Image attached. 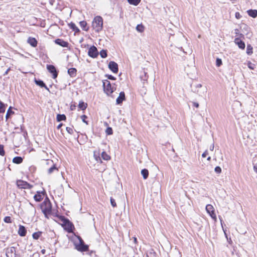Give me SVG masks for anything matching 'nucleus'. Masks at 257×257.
<instances>
[{
	"mask_svg": "<svg viewBox=\"0 0 257 257\" xmlns=\"http://www.w3.org/2000/svg\"><path fill=\"white\" fill-rule=\"evenodd\" d=\"M41 209L46 218H48V215L51 213L52 205L50 200L46 198L41 204Z\"/></svg>",
	"mask_w": 257,
	"mask_h": 257,
	"instance_id": "1",
	"label": "nucleus"
},
{
	"mask_svg": "<svg viewBox=\"0 0 257 257\" xmlns=\"http://www.w3.org/2000/svg\"><path fill=\"white\" fill-rule=\"evenodd\" d=\"M103 19L100 16L94 18L92 23V27L96 32H99L102 29Z\"/></svg>",
	"mask_w": 257,
	"mask_h": 257,
	"instance_id": "2",
	"label": "nucleus"
},
{
	"mask_svg": "<svg viewBox=\"0 0 257 257\" xmlns=\"http://www.w3.org/2000/svg\"><path fill=\"white\" fill-rule=\"evenodd\" d=\"M103 87L104 92L108 96H110L115 90V87L112 86L110 82L107 80L103 81Z\"/></svg>",
	"mask_w": 257,
	"mask_h": 257,
	"instance_id": "3",
	"label": "nucleus"
},
{
	"mask_svg": "<svg viewBox=\"0 0 257 257\" xmlns=\"http://www.w3.org/2000/svg\"><path fill=\"white\" fill-rule=\"evenodd\" d=\"M192 91L193 92L199 95V96L204 97L207 93V88L206 87H202V85L201 84H197L194 86Z\"/></svg>",
	"mask_w": 257,
	"mask_h": 257,
	"instance_id": "4",
	"label": "nucleus"
},
{
	"mask_svg": "<svg viewBox=\"0 0 257 257\" xmlns=\"http://www.w3.org/2000/svg\"><path fill=\"white\" fill-rule=\"evenodd\" d=\"M61 220L62 221L63 225L65 226V229L68 232H72L73 228H74L72 223L68 219L65 218L64 217H63Z\"/></svg>",
	"mask_w": 257,
	"mask_h": 257,
	"instance_id": "5",
	"label": "nucleus"
},
{
	"mask_svg": "<svg viewBox=\"0 0 257 257\" xmlns=\"http://www.w3.org/2000/svg\"><path fill=\"white\" fill-rule=\"evenodd\" d=\"M244 38V36L243 34H239V37H236L234 39V43L241 49H244L245 47L244 42L241 40V39Z\"/></svg>",
	"mask_w": 257,
	"mask_h": 257,
	"instance_id": "6",
	"label": "nucleus"
},
{
	"mask_svg": "<svg viewBox=\"0 0 257 257\" xmlns=\"http://www.w3.org/2000/svg\"><path fill=\"white\" fill-rule=\"evenodd\" d=\"M78 250L80 251H85L88 249V246L85 245L82 238H79V243L76 246Z\"/></svg>",
	"mask_w": 257,
	"mask_h": 257,
	"instance_id": "7",
	"label": "nucleus"
},
{
	"mask_svg": "<svg viewBox=\"0 0 257 257\" xmlns=\"http://www.w3.org/2000/svg\"><path fill=\"white\" fill-rule=\"evenodd\" d=\"M206 210L209 214L210 216L215 220H216V214L214 212V209L213 206L211 204H208L206 206Z\"/></svg>",
	"mask_w": 257,
	"mask_h": 257,
	"instance_id": "8",
	"label": "nucleus"
},
{
	"mask_svg": "<svg viewBox=\"0 0 257 257\" xmlns=\"http://www.w3.org/2000/svg\"><path fill=\"white\" fill-rule=\"evenodd\" d=\"M88 55L92 58H96L98 55V52L96 47L91 46L88 52Z\"/></svg>",
	"mask_w": 257,
	"mask_h": 257,
	"instance_id": "9",
	"label": "nucleus"
},
{
	"mask_svg": "<svg viewBox=\"0 0 257 257\" xmlns=\"http://www.w3.org/2000/svg\"><path fill=\"white\" fill-rule=\"evenodd\" d=\"M16 248L12 246L8 248L6 250V255L7 257H16Z\"/></svg>",
	"mask_w": 257,
	"mask_h": 257,
	"instance_id": "10",
	"label": "nucleus"
},
{
	"mask_svg": "<svg viewBox=\"0 0 257 257\" xmlns=\"http://www.w3.org/2000/svg\"><path fill=\"white\" fill-rule=\"evenodd\" d=\"M47 68L48 71L53 74V78H56L58 76V72H57L54 66L52 65H47Z\"/></svg>",
	"mask_w": 257,
	"mask_h": 257,
	"instance_id": "11",
	"label": "nucleus"
},
{
	"mask_svg": "<svg viewBox=\"0 0 257 257\" xmlns=\"http://www.w3.org/2000/svg\"><path fill=\"white\" fill-rule=\"evenodd\" d=\"M108 68L113 72L117 73L118 72V65L114 61H110L108 64Z\"/></svg>",
	"mask_w": 257,
	"mask_h": 257,
	"instance_id": "12",
	"label": "nucleus"
},
{
	"mask_svg": "<svg viewBox=\"0 0 257 257\" xmlns=\"http://www.w3.org/2000/svg\"><path fill=\"white\" fill-rule=\"evenodd\" d=\"M125 99V93L123 91L119 93L118 97L116 98V103L117 104L122 103V101Z\"/></svg>",
	"mask_w": 257,
	"mask_h": 257,
	"instance_id": "13",
	"label": "nucleus"
},
{
	"mask_svg": "<svg viewBox=\"0 0 257 257\" xmlns=\"http://www.w3.org/2000/svg\"><path fill=\"white\" fill-rule=\"evenodd\" d=\"M18 234L21 236H25L27 233V230L23 225H20L19 226Z\"/></svg>",
	"mask_w": 257,
	"mask_h": 257,
	"instance_id": "14",
	"label": "nucleus"
},
{
	"mask_svg": "<svg viewBox=\"0 0 257 257\" xmlns=\"http://www.w3.org/2000/svg\"><path fill=\"white\" fill-rule=\"evenodd\" d=\"M56 44L63 47H67L68 46V43L66 42L62 39H57L55 41Z\"/></svg>",
	"mask_w": 257,
	"mask_h": 257,
	"instance_id": "15",
	"label": "nucleus"
},
{
	"mask_svg": "<svg viewBox=\"0 0 257 257\" xmlns=\"http://www.w3.org/2000/svg\"><path fill=\"white\" fill-rule=\"evenodd\" d=\"M27 42L33 47H36L38 44L37 40L35 38L32 37H29L28 39Z\"/></svg>",
	"mask_w": 257,
	"mask_h": 257,
	"instance_id": "16",
	"label": "nucleus"
},
{
	"mask_svg": "<svg viewBox=\"0 0 257 257\" xmlns=\"http://www.w3.org/2000/svg\"><path fill=\"white\" fill-rule=\"evenodd\" d=\"M44 195L43 193L37 192V193L34 195V198L36 201L40 202L43 199Z\"/></svg>",
	"mask_w": 257,
	"mask_h": 257,
	"instance_id": "17",
	"label": "nucleus"
},
{
	"mask_svg": "<svg viewBox=\"0 0 257 257\" xmlns=\"http://www.w3.org/2000/svg\"><path fill=\"white\" fill-rule=\"evenodd\" d=\"M99 151H94L93 152V157L97 162L102 163L101 158L99 157Z\"/></svg>",
	"mask_w": 257,
	"mask_h": 257,
	"instance_id": "18",
	"label": "nucleus"
},
{
	"mask_svg": "<svg viewBox=\"0 0 257 257\" xmlns=\"http://www.w3.org/2000/svg\"><path fill=\"white\" fill-rule=\"evenodd\" d=\"M248 15L253 18H255L257 17V10H249L247 11Z\"/></svg>",
	"mask_w": 257,
	"mask_h": 257,
	"instance_id": "19",
	"label": "nucleus"
},
{
	"mask_svg": "<svg viewBox=\"0 0 257 257\" xmlns=\"http://www.w3.org/2000/svg\"><path fill=\"white\" fill-rule=\"evenodd\" d=\"M76 72H77V70L74 68H71L68 70V74L72 77H75L76 76Z\"/></svg>",
	"mask_w": 257,
	"mask_h": 257,
	"instance_id": "20",
	"label": "nucleus"
},
{
	"mask_svg": "<svg viewBox=\"0 0 257 257\" xmlns=\"http://www.w3.org/2000/svg\"><path fill=\"white\" fill-rule=\"evenodd\" d=\"M26 183L27 182L24 181L23 180H18L17 182V184L18 187L25 189L26 187Z\"/></svg>",
	"mask_w": 257,
	"mask_h": 257,
	"instance_id": "21",
	"label": "nucleus"
},
{
	"mask_svg": "<svg viewBox=\"0 0 257 257\" xmlns=\"http://www.w3.org/2000/svg\"><path fill=\"white\" fill-rule=\"evenodd\" d=\"M101 158L104 160L108 161L110 160V157L105 152L103 151L101 154Z\"/></svg>",
	"mask_w": 257,
	"mask_h": 257,
	"instance_id": "22",
	"label": "nucleus"
},
{
	"mask_svg": "<svg viewBox=\"0 0 257 257\" xmlns=\"http://www.w3.org/2000/svg\"><path fill=\"white\" fill-rule=\"evenodd\" d=\"M23 158L21 157H16L13 159V162L17 164H20L23 162Z\"/></svg>",
	"mask_w": 257,
	"mask_h": 257,
	"instance_id": "23",
	"label": "nucleus"
},
{
	"mask_svg": "<svg viewBox=\"0 0 257 257\" xmlns=\"http://www.w3.org/2000/svg\"><path fill=\"white\" fill-rule=\"evenodd\" d=\"M79 24H80V27H81V28L84 30V31H88V27H87V23L86 22L84 21H81L79 23Z\"/></svg>",
	"mask_w": 257,
	"mask_h": 257,
	"instance_id": "24",
	"label": "nucleus"
},
{
	"mask_svg": "<svg viewBox=\"0 0 257 257\" xmlns=\"http://www.w3.org/2000/svg\"><path fill=\"white\" fill-rule=\"evenodd\" d=\"M141 174L143 175V178L146 179L149 176V171L146 169H144L141 171Z\"/></svg>",
	"mask_w": 257,
	"mask_h": 257,
	"instance_id": "25",
	"label": "nucleus"
},
{
	"mask_svg": "<svg viewBox=\"0 0 257 257\" xmlns=\"http://www.w3.org/2000/svg\"><path fill=\"white\" fill-rule=\"evenodd\" d=\"M55 171H58V168L56 167V165L53 164V166L48 170V173L51 174Z\"/></svg>",
	"mask_w": 257,
	"mask_h": 257,
	"instance_id": "26",
	"label": "nucleus"
},
{
	"mask_svg": "<svg viewBox=\"0 0 257 257\" xmlns=\"http://www.w3.org/2000/svg\"><path fill=\"white\" fill-rule=\"evenodd\" d=\"M12 107L10 106L7 112V114L6 115V120H8L11 115L14 114V111L12 110Z\"/></svg>",
	"mask_w": 257,
	"mask_h": 257,
	"instance_id": "27",
	"label": "nucleus"
},
{
	"mask_svg": "<svg viewBox=\"0 0 257 257\" xmlns=\"http://www.w3.org/2000/svg\"><path fill=\"white\" fill-rule=\"evenodd\" d=\"M87 106V103H84L83 101L79 102V104H78V107L80 109H81L82 110H85Z\"/></svg>",
	"mask_w": 257,
	"mask_h": 257,
	"instance_id": "28",
	"label": "nucleus"
},
{
	"mask_svg": "<svg viewBox=\"0 0 257 257\" xmlns=\"http://www.w3.org/2000/svg\"><path fill=\"white\" fill-rule=\"evenodd\" d=\"M253 48L250 44L247 45L246 53L248 55H251L253 53Z\"/></svg>",
	"mask_w": 257,
	"mask_h": 257,
	"instance_id": "29",
	"label": "nucleus"
},
{
	"mask_svg": "<svg viewBox=\"0 0 257 257\" xmlns=\"http://www.w3.org/2000/svg\"><path fill=\"white\" fill-rule=\"evenodd\" d=\"M7 104H5L0 100V113H4L5 111Z\"/></svg>",
	"mask_w": 257,
	"mask_h": 257,
	"instance_id": "30",
	"label": "nucleus"
},
{
	"mask_svg": "<svg viewBox=\"0 0 257 257\" xmlns=\"http://www.w3.org/2000/svg\"><path fill=\"white\" fill-rule=\"evenodd\" d=\"M56 118L58 121H60L62 120H65L66 119V117L64 114H58L57 115Z\"/></svg>",
	"mask_w": 257,
	"mask_h": 257,
	"instance_id": "31",
	"label": "nucleus"
},
{
	"mask_svg": "<svg viewBox=\"0 0 257 257\" xmlns=\"http://www.w3.org/2000/svg\"><path fill=\"white\" fill-rule=\"evenodd\" d=\"M128 3L134 6H137L140 3L141 0H127Z\"/></svg>",
	"mask_w": 257,
	"mask_h": 257,
	"instance_id": "32",
	"label": "nucleus"
},
{
	"mask_svg": "<svg viewBox=\"0 0 257 257\" xmlns=\"http://www.w3.org/2000/svg\"><path fill=\"white\" fill-rule=\"evenodd\" d=\"M41 234H42V232L38 231V232H34L32 236H33V237L34 239H38L40 237Z\"/></svg>",
	"mask_w": 257,
	"mask_h": 257,
	"instance_id": "33",
	"label": "nucleus"
},
{
	"mask_svg": "<svg viewBox=\"0 0 257 257\" xmlns=\"http://www.w3.org/2000/svg\"><path fill=\"white\" fill-rule=\"evenodd\" d=\"M69 26L71 29H72L73 31L75 32H78L79 31V29L76 27L75 24L73 23H71L69 24Z\"/></svg>",
	"mask_w": 257,
	"mask_h": 257,
	"instance_id": "34",
	"label": "nucleus"
},
{
	"mask_svg": "<svg viewBox=\"0 0 257 257\" xmlns=\"http://www.w3.org/2000/svg\"><path fill=\"white\" fill-rule=\"evenodd\" d=\"M35 83L37 85L40 86L41 87H43L44 86H45V83L42 80H35Z\"/></svg>",
	"mask_w": 257,
	"mask_h": 257,
	"instance_id": "35",
	"label": "nucleus"
},
{
	"mask_svg": "<svg viewBox=\"0 0 257 257\" xmlns=\"http://www.w3.org/2000/svg\"><path fill=\"white\" fill-rule=\"evenodd\" d=\"M136 30L139 32H143L144 31V27L142 24L138 25L136 27Z\"/></svg>",
	"mask_w": 257,
	"mask_h": 257,
	"instance_id": "36",
	"label": "nucleus"
},
{
	"mask_svg": "<svg viewBox=\"0 0 257 257\" xmlns=\"http://www.w3.org/2000/svg\"><path fill=\"white\" fill-rule=\"evenodd\" d=\"M148 77L147 74L145 71L143 72V74L140 76L141 80L144 82L147 80Z\"/></svg>",
	"mask_w": 257,
	"mask_h": 257,
	"instance_id": "37",
	"label": "nucleus"
},
{
	"mask_svg": "<svg viewBox=\"0 0 257 257\" xmlns=\"http://www.w3.org/2000/svg\"><path fill=\"white\" fill-rule=\"evenodd\" d=\"M100 55L102 58H106L107 56V51L105 50H102L100 52Z\"/></svg>",
	"mask_w": 257,
	"mask_h": 257,
	"instance_id": "38",
	"label": "nucleus"
},
{
	"mask_svg": "<svg viewBox=\"0 0 257 257\" xmlns=\"http://www.w3.org/2000/svg\"><path fill=\"white\" fill-rule=\"evenodd\" d=\"M105 132L107 135H110L113 133V131L111 127H108L106 128Z\"/></svg>",
	"mask_w": 257,
	"mask_h": 257,
	"instance_id": "39",
	"label": "nucleus"
},
{
	"mask_svg": "<svg viewBox=\"0 0 257 257\" xmlns=\"http://www.w3.org/2000/svg\"><path fill=\"white\" fill-rule=\"evenodd\" d=\"M253 169L257 173V158L254 159L253 161Z\"/></svg>",
	"mask_w": 257,
	"mask_h": 257,
	"instance_id": "40",
	"label": "nucleus"
},
{
	"mask_svg": "<svg viewBox=\"0 0 257 257\" xmlns=\"http://www.w3.org/2000/svg\"><path fill=\"white\" fill-rule=\"evenodd\" d=\"M5 154V152L4 149V146L0 144V155L4 156Z\"/></svg>",
	"mask_w": 257,
	"mask_h": 257,
	"instance_id": "41",
	"label": "nucleus"
},
{
	"mask_svg": "<svg viewBox=\"0 0 257 257\" xmlns=\"http://www.w3.org/2000/svg\"><path fill=\"white\" fill-rule=\"evenodd\" d=\"M222 65V60L221 59L217 58L216 60V65L219 67Z\"/></svg>",
	"mask_w": 257,
	"mask_h": 257,
	"instance_id": "42",
	"label": "nucleus"
},
{
	"mask_svg": "<svg viewBox=\"0 0 257 257\" xmlns=\"http://www.w3.org/2000/svg\"><path fill=\"white\" fill-rule=\"evenodd\" d=\"M4 221L6 222V223H11L12 222V219H11V217L10 216H6L4 219Z\"/></svg>",
	"mask_w": 257,
	"mask_h": 257,
	"instance_id": "43",
	"label": "nucleus"
},
{
	"mask_svg": "<svg viewBox=\"0 0 257 257\" xmlns=\"http://www.w3.org/2000/svg\"><path fill=\"white\" fill-rule=\"evenodd\" d=\"M66 130L67 132L69 134H70V135L73 134V133H74L73 127H66Z\"/></svg>",
	"mask_w": 257,
	"mask_h": 257,
	"instance_id": "44",
	"label": "nucleus"
},
{
	"mask_svg": "<svg viewBox=\"0 0 257 257\" xmlns=\"http://www.w3.org/2000/svg\"><path fill=\"white\" fill-rule=\"evenodd\" d=\"M110 203H111V206L113 207H116V203L115 202V200L111 197L110 198Z\"/></svg>",
	"mask_w": 257,
	"mask_h": 257,
	"instance_id": "45",
	"label": "nucleus"
},
{
	"mask_svg": "<svg viewBox=\"0 0 257 257\" xmlns=\"http://www.w3.org/2000/svg\"><path fill=\"white\" fill-rule=\"evenodd\" d=\"M247 65H248V68L251 70L254 69V68L255 67V65L251 62H248Z\"/></svg>",
	"mask_w": 257,
	"mask_h": 257,
	"instance_id": "46",
	"label": "nucleus"
},
{
	"mask_svg": "<svg viewBox=\"0 0 257 257\" xmlns=\"http://www.w3.org/2000/svg\"><path fill=\"white\" fill-rule=\"evenodd\" d=\"M215 172L217 174H220L221 172V169L220 167L217 166L215 168Z\"/></svg>",
	"mask_w": 257,
	"mask_h": 257,
	"instance_id": "47",
	"label": "nucleus"
},
{
	"mask_svg": "<svg viewBox=\"0 0 257 257\" xmlns=\"http://www.w3.org/2000/svg\"><path fill=\"white\" fill-rule=\"evenodd\" d=\"M106 77L108 79H110V80H114L116 79L115 77H114V76H113L112 75H106Z\"/></svg>",
	"mask_w": 257,
	"mask_h": 257,
	"instance_id": "48",
	"label": "nucleus"
},
{
	"mask_svg": "<svg viewBox=\"0 0 257 257\" xmlns=\"http://www.w3.org/2000/svg\"><path fill=\"white\" fill-rule=\"evenodd\" d=\"M81 118H82V121L86 123V124H88L87 122L85 120V118H87V116L85 115H82L81 116Z\"/></svg>",
	"mask_w": 257,
	"mask_h": 257,
	"instance_id": "49",
	"label": "nucleus"
},
{
	"mask_svg": "<svg viewBox=\"0 0 257 257\" xmlns=\"http://www.w3.org/2000/svg\"><path fill=\"white\" fill-rule=\"evenodd\" d=\"M235 17L237 19H239L241 17V16L240 15L239 12H236L235 14Z\"/></svg>",
	"mask_w": 257,
	"mask_h": 257,
	"instance_id": "50",
	"label": "nucleus"
},
{
	"mask_svg": "<svg viewBox=\"0 0 257 257\" xmlns=\"http://www.w3.org/2000/svg\"><path fill=\"white\" fill-rule=\"evenodd\" d=\"M32 187L33 186L32 185H30L29 183L27 182L26 184V187L25 188V189H31Z\"/></svg>",
	"mask_w": 257,
	"mask_h": 257,
	"instance_id": "51",
	"label": "nucleus"
},
{
	"mask_svg": "<svg viewBox=\"0 0 257 257\" xmlns=\"http://www.w3.org/2000/svg\"><path fill=\"white\" fill-rule=\"evenodd\" d=\"M235 34L236 35V36H237V37H239V34H241V33H239V30L237 29H235Z\"/></svg>",
	"mask_w": 257,
	"mask_h": 257,
	"instance_id": "52",
	"label": "nucleus"
},
{
	"mask_svg": "<svg viewBox=\"0 0 257 257\" xmlns=\"http://www.w3.org/2000/svg\"><path fill=\"white\" fill-rule=\"evenodd\" d=\"M207 155H208V151L206 150L202 154V157L203 158H205V157H206V156Z\"/></svg>",
	"mask_w": 257,
	"mask_h": 257,
	"instance_id": "53",
	"label": "nucleus"
},
{
	"mask_svg": "<svg viewBox=\"0 0 257 257\" xmlns=\"http://www.w3.org/2000/svg\"><path fill=\"white\" fill-rule=\"evenodd\" d=\"M193 104L194 106H195V107H196L197 108H198L199 107V103H197V102H193Z\"/></svg>",
	"mask_w": 257,
	"mask_h": 257,
	"instance_id": "54",
	"label": "nucleus"
},
{
	"mask_svg": "<svg viewBox=\"0 0 257 257\" xmlns=\"http://www.w3.org/2000/svg\"><path fill=\"white\" fill-rule=\"evenodd\" d=\"M11 70V68H9L4 73V75H6L8 74L9 72Z\"/></svg>",
	"mask_w": 257,
	"mask_h": 257,
	"instance_id": "55",
	"label": "nucleus"
},
{
	"mask_svg": "<svg viewBox=\"0 0 257 257\" xmlns=\"http://www.w3.org/2000/svg\"><path fill=\"white\" fill-rule=\"evenodd\" d=\"M214 144H212L211 146L210 147V150L211 151H213L214 150Z\"/></svg>",
	"mask_w": 257,
	"mask_h": 257,
	"instance_id": "56",
	"label": "nucleus"
},
{
	"mask_svg": "<svg viewBox=\"0 0 257 257\" xmlns=\"http://www.w3.org/2000/svg\"><path fill=\"white\" fill-rule=\"evenodd\" d=\"M63 125V124L62 123H60L57 127V129L59 130L60 129L62 126Z\"/></svg>",
	"mask_w": 257,
	"mask_h": 257,
	"instance_id": "57",
	"label": "nucleus"
},
{
	"mask_svg": "<svg viewBox=\"0 0 257 257\" xmlns=\"http://www.w3.org/2000/svg\"><path fill=\"white\" fill-rule=\"evenodd\" d=\"M182 48H175V50H174V51H182Z\"/></svg>",
	"mask_w": 257,
	"mask_h": 257,
	"instance_id": "58",
	"label": "nucleus"
},
{
	"mask_svg": "<svg viewBox=\"0 0 257 257\" xmlns=\"http://www.w3.org/2000/svg\"><path fill=\"white\" fill-rule=\"evenodd\" d=\"M46 90H47L49 92H50L49 89L48 88V87L45 84V86H43Z\"/></svg>",
	"mask_w": 257,
	"mask_h": 257,
	"instance_id": "59",
	"label": "nucleus"
},
{
	"mask_svg": "<svg viewBox=\"0 0 257 257\" xmlns=\"http://www.w3.org/2000/svg\"><path fill=\"white\" fill-rule=\"evenodd\" d=\"M45 251H45V249H42V250H41V252H42V254H44L45 253Z\"/></svg>",
	"mask_w": 257,
	"mask_h": 257,
	"instance_id": "60",
	"label": "nucleus"
},
{
	"mask_svg": "<svg viewBox=\"0 0 257 257\" xmlns=\"http://www.w3.org/2000/svg\"><path fill=\"white\" fill-rule=\"evenodd\" d=\"M137 238H136V237H134V242H135V243H136V242H137Z\"/></svg>",
	"mask_w": 257,
	"mask_h": 257,
	"instance_id": "61",
	"label": "nucleus"
},
{
	"mask_svg": "<svg viewBox=\"0 0 257 257\" xmlns=\"http://www.w3.org/2000/svg\"><path fill=\"white\" fill-rule=\"evenodd\" d=\"M244 27L243 28V29H247L248 28V27L246 25H243Z\"/></svg>",
	"mask_w": 257,
	"mask_h": 257,
	"instance_id": "62",
	"label": "nucleus"
},
{
	"mask_svg": "<svg viewBox=\"0 0 257 257\" xmlns=\"http://www.w3.org/2000/svg\"><path fill=\"white\" fill-rule=\"evenodd\" d=\"M232 3H234L237 0H230Z\"/></svg>",
	"mask_w": 257,
	"mask_h": 257,
	"instance_id": "63",
	"label": "nucleus"
},
{
	"mask_svg": "<svg viewBox=\"0 0 257 257\" xmlns=\"http://www.w3.org/2000/svg\"><path fill=\"white\" fill-rule=\"evenodd\" d=\"M210 160H211V157H208L207 158V160H208V161H210Z\"/></svg>",
	"mask_w": 257,
	"mask_h": 257,
	"instance_id": "64",
	"label": "nucleus"
}]
</instances>
